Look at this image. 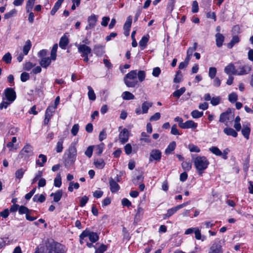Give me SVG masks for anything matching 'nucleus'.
<instances>
[{
  "mask_svg": "<svg viewBox=\"0 0 253 253\" xmlns=\"http://www.w3.org/2000/svg\"><path fill=\"white\" fill-rule=\"evenodd\" d=\"M194 166L200 175H202L210 164V162L205 156H198L194 160Z\"/></svg>",
  "mask_w": 253,
  "mask_h": 253,
  "instance_id": "nucleus-1",
  "label": "nucleus"
},
{
  "mask_svg": "<svg viewBox=\"0 0 253 253\" xmlns=\"http://www.w3.org/2000/svg\"><path fill=\"white\" fill-rule=\"evenodd\" d=\"M67 249L64 245L60 243H54L43 247L41 253H66Z\"/></svg>",
  "mask_w": 253,
  "mask_h": 253,
  "instance_id": "nucleus-2",
  "label": "nucleus"
},
{
  "mask_svg": "<svg viewBox=\"0 0 253 253\" xmlns=\"http://www.w3.org/2000/svg\"><path fill=\"white\" fill-rule=\"evenodd\" d=\"M64 163L65 167L69 168L73 165L76 161L77 157V149L75 146H71L68 152L65 154Z\"/></svg>",
  "mask_w": 253,
  "mask_h": 253,
  "instance_id": "nucleus-3",
  "label": "nucleus"
},
{
  "mask_svg": "<svg viewBox=\"0 0 253 253\" xmlns=\"http://www.w3.org/2000/svg\"><path fill=\"white\" fill-rule=\"evenodd\" d=\"M125 84L129 87H133L137 84V70H132L127 73L124 78Z\"/></svg>",
  "mask_w": 253,
  "mask_h": 253,
  "instance_id": "nucleus-4",
  "label": "nucleus"
},
{
  "mask_svg": "<svg viewBox=\"0 0 253 253\" xmlns=\"http://www.w3.org/2000/svg\"><path fill=\"white\" fill-rule=\"evenodd\" d=\"M33 155V147L29 144H26L20 151L19 157L24 160H27Z\"/></svg>",
  "mask_w": 253,
  "mask_h": 253,
  "instance_id": "nucleus-5",
  "label": "nucleus"
},
{
  "mask_svg": "<svg viewBox=\"0 0 253 253\" xmlns=\"http://www.w3.org/2000/svg\"><path fill=\"white\" fill-rule=\"evenodd\" d=\"M152 105V102L147 101H144L142 103L141 107H138L135 109V113L137 115L147 114Z\"/></svg>",
  "mask_w": 253,
  "mask_h": 253,
  "instance_id": "nucleus-6",
  "label": "nucleus"
},
{
  "mask_svg": "<svg viewBox=\"0 0 253 253\" xmlns=\"http://www.w3.org/2000/svg\"><path fill=\"white\" fill-rule=\"evenodd\" d=\"M80 237L81 244L83 243V240L85 237H88L89 240L92 243L96 242L98 239V236L96 233L88 231H84Z\"/></svg>",
  "mask_w": 253,
  "mask_h": 253,
  "instance_id": "nucleus-7",
  "label": "nucleus"
},
{
  "mask_svg": "<svg viewBox=\"0 0 253 253\" xmlns=\"http://www.w3.org/2000/svg\"><path fill=\"white\" fill-rule=\"evenodd\" d=\"M5 99L11 102H13L16 99V92L12 88H7L4 91V96Z\"/></svg>",
  "mask_w": 253,
  "mask_h": 253,
  "instance_id": "nucleus-8",
  "label": "nucleus"
},
{
  "mask_svg": "<svg viewBox=\"0 0 253 253\" xmlns=\"http://www.w3.org/2000/svg\"><path fill=\"white\" fill-rule=\"evenodd\" d=\"M75 45L78 48L79 53H82L81 56L88 55L91 53V49L90 47L84 43H76Z\"/></svg>",
  "mask_w": 253,
  "mask_h": 253,
  "instance_id": "nucleus-9",
  "label": "nucleus"
},
{
  "mask_svg": "<svg viewBox=\"0 0 253 253\" xmlns=\"http://www.w3.org/2000/svg\"><path fill=\"white\" fill-rule=\"evenodd\" d=\"M98 16L94 14H91L87 18V25L85 29L87 31L92 29L96 26Z\"/></svg>",
  "mask_w": 253,
  "mask_h": 253,
  "instance_id": "nucleus-10",
  "label": "nucleus"
},
{
  "mask_svg": "<svg viewBox=\"0 0 253 253\" xmlns=\"http://www.w3.org/2000/svg\"><path fill=\"white\" fill-rule=\"evenodd\" d=\"M162 157V152L159 149H152L150 153V157L149 159V162L156 161L159 162Z\"/></svg>",
  "mask_w": 253,
  "mask_h": 253,
  "instance_id": "nucleus-11",
  "label": "nucleus"
},
{
  "mask_svg": "<svg viewBox=\"0 0 253 253\" xmlns=\"http://www.w3.org/2000/svg\"><path fill=\"white\" fill-rule=\"evenodd\" d=\"M251 66L249 65L240 66L236 69L235 75L242 76L249 74L251 71Z\"/></svg>",
  "mask_w": 253,
  "mask_h": 253,
  "instance_id": "nucleus-12",
  "label": "nucleus"
},
{
  "mask_svg": "<svg viewBox=\"0 0 253 253\" xmlns=\"http://www.w3.org/2000/svg\"><path fill=\"white\" fill-rule=\"evenodd\" d=\"M208 253H223L220 242L214 243L210 247Z\"/></svg>",
  "mask_w": 253,
  "mask_h": 253,
  "instance_id": "nucleus-13",
  "label": "nucleus"
},
{
  "mask_svg": "<svg viewBox=\"0 0 253 253\" xmlns=\"http://www.w3.org/2000/svg\"><path fill=\"white\" fill-rule=\"evenodd\" d=\"M197 124L192 120H188L183 124H179V126L183 129H195L197 127Z\"/></svg>",
  "mask_w": 253,
  "mask_h": 253,
  "instance_id": "nucleus-14",
  "label": "nucleus"
},
{
  "mask_svg": "<svg viewBox=\"0 0 253 253\" xmlns=\"http://www.w3.org/2000/svg\"><path fill=\"white\" fill-rule=\"evenodd\" d=\"M119 139L122 143L126 142L128 140V131L126 128H124L119 134Z\"/></svg>",
  "mask_w": 253,
  "mask_h": 253,
  "instance_id": "nucleus-15",
  "label": "nucleus"
},
{
  "mask_svg": "<svg viewBox=\"0 0 253 253\" xmlns=\"http://www.w3.org/2000/svg\"><path fill=\"white\" fill-rule=\"evenodd\" d=\"M224 72L230 76L231 75H235V72H236V69L233 63H230L227 65L224 68Z\"/></svg>",
  "mask_w": 253,
  "mask_h": 253,
  "instance_id": "nucleus-16",
  "label": "nucleus"
},
{
  "mask_svg": "<svg viewBox=\"0 0 253 253\" xmlns=\"http://www.w3.org/2000/svg\"><path fill=\"white\" fill-rule=\"evenodd\" d=\"M46 161V156L43 154H40L38 156V159L36 161V164L37 165L42 167L44 166Z\"/></svg>",
  "mask_w": 253,
  "mask_h": 253,
  "instance_id": "nucleus-17",
  "label": "nucleus"
},
{
  "mask_svg": "<svg viewBox=\"0 0 253 253\" xmlns=\"http://www.w3.org/2000/svg\"><path fill=\"white\" fill-rule=\"evenodd\" d=\"M231 115V111L230 109H228L225 112L222 113L220 115L219 122L222 123H227L229 120V115Z\"/></svg>",
  "mask_w": 253,
  "mask_h": 253,
  "instance_id": "nucleus-18",
  "label": "nucleus"
},
{
  "mask_svg": "<svg viewBox=\"0 0 253 253\" xmlns=\"http://www.w3.org/2000/svg\"><path fill=\"white\" fill-rule=\"evenodd\" d=\"M109 185L110 190L113 193L117 192L120 189V186L112 178H110L109 180Z\"/></svg>",
  "mask_w": 253,
  "mask_h": 253,
  "instance_id": "nucleus-19",
  "label": "nucleus"
},
{
  "mask_svg": "<svg viewBox=\"0 0 253 253\" xmlns=\"http://www.w3.org/2000/svg\"><path fill=\"white\" fill-rule=\"evenodd\" d=\"M68 38L66 36L64 35L61 38L59 43V45L62 49H66V46L68 45Z\"/></svg>",
  "mask_w": 253,
  "mask_h": 253,
  "instance_id": "nucleus-20",
  "label": "nucleus"
},
{
  "mask_svg": "<svg viewBox=\"0 0 253 253\" xmlns=\"http://www.w3.org/2000/svg\"><path fill=\"white\" fill-rule=\"evenodd\" d=\"M216 44L217 46L220 47L222 44L224 40V37L223 35L219 33L215 35Z\"/></svg>",
  "mask_w": 253,
  "mask_h": 253,
  "instance_id": "nucleus-21",
  "label": "nucleus"
},
{
  "mask_svg": "<svg viewBox=\"0 0 253 253\" xmlns=\"http://www.w3.org/2000/svg\"><path fill=\"white\" fill-rule=\"evenodd\" d=\"M197 47V43L195 42L192 47H190L188 48L187 51V56L185 58L187 59V60H190L193 52L196 50Z\"/></svg>",
  "mask_w": 253,
  "mask_h": 253,
  "instance_id": "nucleus-22",
  "label": "nucleus"
},
{
  "mask_svg": "<svg viewBox=\"0 0 253 253\" xmlns=\"http://www.w3.org/2000/svg\"><path fill=\"white\" fill-rule=\"evenodd\" d=\"M63 192L61 190H57L55 193H52L50 194L51 197H53V200L55 202H59L62 196Z\"/></svg>",
  "mask_w": 253,
  "mask_h": 253,
  "instance_id": "nucleus-23",
  "label": "nucleus"
},
{
  "mask_svg": "<svg viewBox=\"0 0 253 253\" xmlns=\"http://www.w3.org/2000/svg\"><path fill=\"white\" fill-rule=\"evenodd\" d=\"M149 38L150 37L149 35H147L142 37L141 40L139 42V44L141 47V49L145 48L149 40Z\"/></svg>",
  "mask_w": 253,
  "mask_h": 253,
  "instance_id": "nucleus-24",
  "label": "nucleus"
},
{
  "mask_svg": "<svg viewBox=\"0 0 253 253\" xmlns=\"http://www.w3.org/2000/svg\"><path fill=\"white\" fill-rule=\"evenodd\" d=\"M176 147V142L172 141L170 142L165 150V153L166 155L170 154L174 150Z\"/></svg>",
  "mask_w": 253,
  "mask_h": 253,
  "instance_id": "nucleus-25",
  "label": "nucleus"
},
{
  "mask_svg": "<svg viewBox=\"0 0 253 253\" xmlns=\"http://www.w3.org/2000/svg\"><path fill=\"white\" fill-rule=\"evenodd\" d=\"M180 209L179 208L178 206L177 205L176 207H173L171 209H169L167 211V212L166 214H165V218H167L171 216L172 215H173L174 213H175L178 210Z\"/></svg>",
  "mask_w": 253,
  "mask_h": 253,
  "instance_id": "nucleus-26",
  "label": "nucleus"
},
{
  "mask_svg": "<svg viewBox=\"0 0 253 253\" xmlns=\"http://www.w3.org/2000/svg\"><path fill=\"white\" fill-rule=\"evenodd\" d=\"M223 132L227 135H230L236 137L238 135L237 132L233 128L230 127L225 128Z\"/></svg>",
  "mask_w": 253,
  "mask_h": 253,
  "instance_id": "nucleus-27",
  "label": "nucleus"
},
{
  "mask_svg": "<svg viewBox=\"0 0 253 253\" xmlns=\"http://www.w3.org/2000/svg\"><path fill=\"white\" fill-rule=\"evenodd\" d=\"M51 63V59L49 57H43L42 58L40 64L41 66L44 68H46Z\"/></svg>",
  "mask_w": 253,
  "mask_h": 253,
  "instance_id": "nucleus-28",
  "label": "nucleus"
},
{
  "mask_svg": "<svg viewBox=\"0 0 253 253\" xmlns=\"http://www.w3.org/2000/svg\"><path fill=\"white\" fill-rule=\"evenodd\" d=\"M94 50L97 56H101L104 53V46L101 45H95Z\"/></svg>",
  "mask_w": 253,
  "mask_h": 253,
  "instance_id": "nucleus-29",
  "label": "nucleus"
},
{
  "mask_svg": "<svg viewBox=\"0 0 253 253\" xmlns=\"http://www.w3.org/2000/svg\"><path fill=\"white\" fill-rule=\"evenodd\" d=\"M64 1V0H58L55 3L53 7L50 11V14L52 15H54L59 7L61 6V4Z\"/></svg>",
  "mask_w": 253,
  "mask_h": 253,
  "instance_id": "nucleus-30",
  "label": "nucleus"
},
{
  "mask_svg": "<svg viewBox=\"0 0 253 253\" xmlns=\"http://www.w3.org/2000/svg\"><path fill=\"white\" fill-rule=\"evenodd\" d=\"M121 96L124 100H132L135 98V97L133 94L127 91L123 92Z\"/></svg>",
  "mask_w": 253,
  "mask_h": 253,
  "instance_id": "nucleus-31",
  "label": "nucleus"
},
{
  "mask_svg": "<svg viewBox=\"0 0 253 253\" xmlns=\"http://www.w3.org/2000/svg\"><path fill=\"white\" fill-rule=\"evenodd\" d=\"M94 165L97 169H102L104 167L105 163L103 159H97L94 160Z\"/></svg>",
  "mask_w": 253,
  "mask_h": 253,
  "instance_id": "nucleus-32",
  "label": "nucleus"
},
{
  "mask_svg": "<svg viewBox=\"0 0 253 253\" xmlns=\"http://www.w3.org/2000/svg\"><path fill=\"white\" fill-rule=\"evenodd\" d=\"M32 46V43L30 40H27L23 47L24 55H27Z\"/></svg>",
  "mask_w": 253,
  "mask_h": 253,
  "instance_id": "nucleus-33",
  "label": "nucleus"
},
{
  "mask_svg": "<svg viewBox=\"0 0 253 253\" xmlns=\"http://www.w3.org/2000/svg\"><path fill=\"white\" fill-rule=\"evenodd\" d=\"M56 109L55 107H53V105H49L45 111V116L51 118Z\"/></svg>",
  "mask_w": 253,
  "mask_h": 253,
  "instance_id": "nucleus-34",
  "label": "nucleus"
},
{
  "mask_svg": "<svg viewBox=\"0 0 253 253\" xmlns=\"http://www.w3.org/2000/svg\"><path fill=\"white\" fill-rule=\"evenodd\" d=\"M209 151L216 156L221 157L222 151L216 146H212L209 148Z\"/></svg>",
  "mask_w": 253,
  "mask_h": 253,
  "instance_id": "nucleus-35",
  "label": "nucleus"
},
{
  "mask_svg": "<svg viewBox=\"0 0 253 253\" xmlns=\"http://www.w3.org/2000/svg\"><path fill=\"white\" fill-rule=\"evenodd\" d=\"M93 148H94L95 153L98 155H100L103 151L104 149V144L102 143L99 145L93 146Z\"/></svg>",
  "mask_w": 253,
  "mask_h": 253,
  "instance_id": "nucleus-36",
  "label": "nucleus"
},
{
  "mask_svg": "<svg viewBox=\"0 0 253 253\" xmlns=\"http://www.w3.org/2000/svg\"><path fill=\"white\" fill-rule=\"evenodd\" d=\"M132 23V17L131 16H129L127 17L126 20L124 25V30H127V31H130L131 25Z\"/></svg>",
  "mask_w": 253,
  "mask_h": 253,
  "instance_id": "nucleus-37",
  "label": "nucleus"
},
{
  "mask_svg": "<svg viewBox=\"0 0 253 253\" xmlns=\"http://www.w3.org/2000/svg\"><path fill=\"white\" fill-rule=\"evenodd\" d=\"M186 90V88L184 87L180 88L179 89L175 90L172 93L173 97L178 98L182 94H183Z\"/></svg>",
  "mask_w": 253,
  "mask_h": 253,
  "instance_id": "nucleus-38",
  "label": "nucleus"
},
{
  "mask_svg": "<svg viewBox=\"0 0 253 253\" xmlns=\"http://www.w3.org/2000/svg\"><path fill=\"white\" fill-rule=\"evenodd\" d=\"M33 200L36 202L43 203L45 200V197L42 194H36L34 196Z\"/></svg>",
  "mask_w": 253,
  "mask_h": 253,
  "instance_id": "nucleus-39",
  "label": "nucleus"
},
{
  "mask_svg": "<svg viewBox=\"0 0 253 253\" xmlns=\"http://www.w3.org/2000/svg\"><path fill=\"white\" fill-rule=\"evenodd\" d=\"M141 137L140 138V141L147 143H149L151 142V139L149 138V136L145 132H141Z\"/></svg>",
  "mask_w": 253,
  "mask_h": 253,
  "instance_id": "nucleus-40",
  "label": "nucleus"
},
{
  "mask_svg": "<svg viewBox=\"0 0 253 253\" xmlns=\"http://www.w3.org/2000/svg\"><path fill=\"white\" fill-rule=\"evenodd\" d=\"M17 10L15 9H13L8 12L6 13L4 15V18L5 19H9L13 16H15L17 14Z\"/></svg>",
  "mask_w": 253,
  "mask_h": 253,
  "instance_id": "nucleus-41",
  "label": "nucleus"
},
{
  "mask_svg": "<svg viewBox=\"0 0 253 253\" xmlns=\"http://www.w3.org/2000/svg\"><path fill=\"white\" fill-rule=\"evenodd\" d=\"M88 89V96L90 100L94 101L96 99V95L92 87L90 86H87Z\"/></svg>",
  "mask_w": 253,
  "mask_h": 253,
  "instance_id": "nucleus-42",
  "label": "nucleus"
},
{
  "mask_svg": "<svg viewBox=\"0 0 253 253\" xmlns=\"http://www.w3.org/2000/svg\"><path fill=\"white\" fill-rule=\"evenodd\" d=\"M239 41L240 40L239 37L237 36H235L233 37L230 42L228 43L227 47L229 48H231L235 44L239 42Z\"/></svg>",
  "mask_w": 253,
  "mask_h": 253,
  "instance_id": "nucleus-43",
  "label": "nucleus"
},
{
  "mask_svg": "<svg viewBox=\"0 0 253 253\" xmlns=\"http://www.w3.org/2000/svg\"><path fill=\"white\" fill-rule=\"evenodd\" d=\"M250 132L251 129L249 126L244 127L242 129V133L247 139H249V138Z\"/></svg>",
  "mask_w": 253,
  "mask_h": 253,
  "instance_id": "nucleus-44",
  "label": "nucleus"
},
{
  "mask_svg": "<svg viewBox=\"0 0 253 253\" xmlns=\"http://www.w3.org/2000/svg\"><path fill=\"white\" fill-rule=\"evenodd\" d=\"M61 177L60 174L58 173L54 180V185L56 187H60L61 186Z\"/></svg>",
  "mask_w": 253,
  "mask_h": 253,
  "instance_id": "nucleus-45",
  "label": "nucleus"
},
{
  "mask_svg": "<svg viewBox=\"0 0 253 253\" xmlns=\"http://www.w3.org/2000/svg\"><path fill=\"white\" fill-rule=\"evenodd\" d=\"M195 238L197 240H201L203 241L205 240V237H202L201 234V230L199 228H195Z\"/></svg>",
  "mask_w": 253,
  "mask_h": 253,
  "instance_id": "nucleus-46",
  "label": "nucleus"
},
{
  "mask_svg": "<svg viewBox=\"0 0 253 253\" xmlns=\"http://www.w3.org/2000/svg\"><path fill=\"white\" fill-rule=\"evenodd\" d=\"M191 114L193 118L198 119L203 116V112H200L197 110H195L191 112Z\"/></svg>",
  "mask_w": 253,
  "mask_h": 253,
  "instance_id": "nucleus-47",
  "label": "nucleus"
},
{
  "mask_svg": "<svg viewBox=\"0 0 253 253\" xmlns=\"http://www.w3.org/2000/svg\"><path fill=\"white\" fill-rule=\"evenodd\" d=\"M2 60L7 64H9L11 62L12 56L9 52L5 54L2 58Z\"/></svg>",
  "mask_w": 253,
  "mask_h": 253,
  "instance_id": "nucleus-48",
  "label": "nucleus"
},
{
  "mask_svg": "<svg viewBox=\"0 0 253 253\" xmlns=\"http://www.w3.org/2000/svg\"><path fill=\"white\" fill-rule=\"evenodd\" d=\"M63 139H60L57 143L56 146V151L57 153H60L63 150Z\"/></svg>",
  "mask_w": 253,
  "mask_h": 253,
  "instance_id": "nucleus-49",
  "label": "nucleus"
},
{
  "mask_svg": "<svg viewBox=\"0 0 253 253\" xmlns=\"http://www.w3.org/2000/svg\"><path fill=\"white\" fill-rule=\"evenodd\" d=\"M25 172V170L23 169H20L16 171L15 173V176L16 178L21 179Z\"/></svg>",
  "mask_w": 253,
  "mask_h": 253,
  "instance_id": "nucleus-50",
  "label": "nucleus"
},
{
  "mask_svg": "<svg viewBox=\"0 0 253 253\" xmlns=\"http://www.w3.org/2000/svg\"><path fill=\"white\" fill-rule=\"evenodd\" d=\"M35 1L31 0H28V1L26 3V11L27 12H30L31 11V10L33 9V7L34 5Z\"/></svg>",
  "mask_w": 253,
  "mask_h": 253,
  "instance_id": "nucleus-51",
  "label": "nucleus"
},
{
  "mask_svg": "<svg viewBox=\"0 0 253 253\" xmlns=\"http://www.w3.org/2000/svg\"><path fill=\"white\" fill-rule=\"evenodd\" d=\"M188 149L191 152L199 153L200 152V149L197 146L190 144L188 145Z\"/></svg>",
  "mask_w": 253,
  "mask_h": 253,
  "instance_id": "nucleus-52",
  "label": "nucleus"
},
{
  "mask_svg": "<svg viewBox=\"0 0 253 253\" xmlns=\"http://www.w3.org/2000/svg\"><path fill=\"white\" fill-rule=\"evenodd\" d=\"M80 187L79 184L77 182L74 183L73 182H71L69 183V186L68 187V190L70 192H72L74 189H78Z\"/></svg>",
  "mask_w": 253,
  "mask_h": 253,
  "instance_id": "nucleus-53",
  "label": "nucleus"
},
{
  "mask_svg": "<svg viewBox=\"0 0 253 253\" xmlns=\"http://www.w3.org/2000/svg\"><path fill=\"white\" fill-rule=\"evenodd\" d=\"M228 99L231 103H234L238 99V95L235 92H232L229 95Z\"/></svg>",
  "mask_w": 253,
  "mask_h": 253,
  "instance_id": "nucleus-54",
  "label": "nucleus"
},
{
  "mask_svg": "<svg viewBox=\"0 0 253 253\" xmlns=\"http://www.w3.org/2000/svg\"><path fill=\"white\" fill-rule=\"evenodd\" d=\"M216 69L215 67H210L209 71V76L211 79H213L216 74Z\"/></svg>",
  "mask_w": 253,
  "mask_h": 253,
  "instance_id": "nucleus-55",
  "label": "nucleus"
},
{
  "mask_svg": "<svg viewBox=\"0 0 253 253\" xmlns=\"http://www.w3.org/2000/svg\"><path fill=\"white\" fill-rule=\"evenodd\" d=\"M6 99H5L4 97H2V101L0 104V109H2L3 108L6 109L8 105H9L12 102H11L10 101H8L7 100L5 101Z\"/></svg>",
  "mask_w": 253,
  "mask_h": 253,
  "instance_id": "nucleus-56",
  "label": "nucleus"
},
{
  "mask_svg": "<svg viewBox=\"0 0 253 253\" xmlns=\"http://www.w3.org/2000/svg\"><path fill=\"white\" fill-rule=\"evenodd\" d=\"M18 211L19 214H23L24 213L26 214H28V212L29 211V210L27 207L23 206H19V207Z\"/></svg>",
  "mask_w": 253,
  "mask_h": 253,
  "instance_id": "nucleus-57",
  "label": "nucleus"
},
{
  "mask_svg": "<svg viewBox=\"0 0 253 253\" xmlns=\"http://www.w3.org/2000/svg\"><path fill=\"white\" fill-rule=\"evenodd\" d=\"M182 77L181 72L179 71H177L173 80L174 82L175 83H180L182 80Z\"/></svg>",
  "mask_w": 253,
  "mask_h": 253,
  "instance_id": "nucleus-58",
  "label": "nucleus"
},
{
  "mask_svg": "<svg viewBox=\"0 0 253 253\" xmlns=\"http://www.w3.org/2000/svg\"><path fill=\"white\" fill-rule=\"evenodd\" d=\"M30 78V75L28 73L23 72L21 74L20 79L22 82H25Z\"/></svg>",
  "mask_w": 253,
  "mask_h": 253,
  "instance_id": "nucleus-59",
  "label": "nucleus"
},
{
  "mask_svg": "<svg viewBox=\"0 0 253 253\" xmlns=\"http://www.w3.org/2000/svg\"><path fill=\"white\" fill-rule=\"evenodd\" d=\"M221 98L219 96L212 97L211 100V103L213 106L218 105L220 102Z\"/></svg>",
  "mask_w": 253,
  "mask_h": 253,
  "instance_id": "nucleus-60",
  "label": "nucleus"
},
{
  "mask_svg": "<svg viewBox=\"0 0 253 253\" xmlns=\"http://www.w3.org/2000/svg\"><path fill=\"white\" fill-rule=\"evenodd\" d=\"M88 201V198L86 196H84L81 198L80 200V205L81 207H84L87 201Z\"/></svg>",
  "mask_w": 253,
  "mask_h": 253,
  "instance_id": "nucleus-61",
  "label": "nucleus"
},
{
  "mask_svg": "<svg viewBox=\"0 0 253 253\" xmlns=\"http://www.w3.org/2000/svg\"><path fill=\"white\" fill-rule=\"evenodd\" d=\"M137 76L140 82H142L145 78V73L143 71L137 72Z\"/></svg>",
  "mask_w": 253,
  "mask_h": 253,
  "instance_id": "nucleus-62",
  "label": "nucleus"
},
{
  "mask_svg": "<svg viewBox=\"0 0 253 253\" xmlns=\"http://www.w3.org/2000/svg\"><path fill=\"white\" fill-rule=\"evenodd\" d=\"M161 117V114L159 112L155 113L149 119L151 122L156 121L159 120Z\"/></svg>",
  "mask_w": 253,
  "mask_h": 253,
  "instance_id": "nucleus-63",
  "label": "nucleus"
},
{
  "mask_svg": "<svg viewBox=\"0 0 253 253\" xmlns=\"http://www.w3.org/2000/svg\"><path fill=\"white\" fill-rule=\"evenodd\" d=\"M93 150V146H90L88 147L87 149L85 151V155L88 158H90L92 155Z\"/></svg>",
  "mask_w": 253,
  "mask_h": 253,
  "instance_id": "nucleus-64",
  "label": "nucleus"
}]
</instances>
